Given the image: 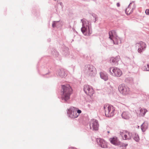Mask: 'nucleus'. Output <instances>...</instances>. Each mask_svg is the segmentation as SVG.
<instances>
[{
    "instance_id": "nucleus-1",
    "label": "nucleus",
    "mask_w": 149,
    "mask_h": 149,
    "mask_svg": "<svg viewBox=\"0 0 149 149\" xmlns=\"http://www.w3.org/2000/svg\"><path fill=\"white\" fill-rule=\"evenodd\" d=\"M82 23V27L81 31L83 34L85 36H89L92 33L91 23L86 19H83L81 20Z\"/></svg>"
},
{
    "instance_id": "nucleus-2",
    "label": "nucleus",
    "mask_w": 149,
    "mask_h": 149,
    "mask_svg": "<svg viewBox=\"0 0 149 149\" xmlns=\"http://www.w3.org/2000/svg\"><path fill=\"white\" fill-rule=\"evenodd\" d=\"M62 88L63 91L62 95V99L65 101H67L69 99L70 95L72 93V90L69 85H63Z\"/></svg>"
},
{
    "instance_id": "nucleus-3",
    "label": "nucleus",
    "mask_w": 149,
    "mask_h": 149,
    "mask_svg": "<svg viewBox=\"0 0 149 149\" xmlns=\"http://www.w3.org/2000/svg\"><path fill=\"white\" fill-rule=\"evenodd\" d=\"M105 110V115L108 117H111L113 116L115 114V109L111 105L105 104L104 107Z\"/></svg>"
},
{
    "instance_id": "nucleus-4",
    "label": "nucleus",
    "mask_w": 149,
    "mask_h": 149,
    "mask_svg": "<svg viewBox=\"0 0 149 149\" xmlns=\"http://www.w3.org/2000/svg\"><path fill=\"white\" fill-rule=\"evenodd\" d=\"M109 70L111 74L116 77H119L123 74L122 70L117 67H111L109 68Z\"/></svg>"
},
{
    "instance_id": "nucleus-5",
    "label": "nucleus",
    "mask_w": 149,
    "mask_h": 149,
    "mask_svg": "<svg viewBox=\"0 0 149 149\" xmlns=\"http://www.w3.org/2000/svg\"><path fill=\"white\" fill-rule=\"evenodd\" d=\"M118 89L120 93L123 95H128L131 93L129 88L125 86L124 84L120 85L118 87Z\"/></svg>"
},
{
    "instance_id": "nucleus-6",
    "label": "nucleus",
    "mask_w": 149,
    "mask_h": 149,
    "mask_svg": "<svg viewBox=\"0 0 149 149\" xmlns=\"http://www.w3.org/2000/svg\"><path fill=\"white\" fill-rule=\"evenodd\" d=\"M77 109L74 107H72L68 109V113L69 116L71 118H77L79 116L77 113Z\"/></svg>"
},
{
    "instance_id": "nucleus-7",
    "label": "nucleus",
    "mask_w": 149,
    "mask_h": 149,
    "mask_svg": "<svg viewBox=\"0 0 149 149\" xmlns=\"http://www.w3.org/2000/svg\"><path fill=\"white\" fill-rule=\"evenodd\" d=\"M109 38L113 40L114 44H118L120 43V41L119 38L117 36L114 31H110L109 32Z\"/></svg>"
},
{
    "instance_id": "nucleus-8",
    "label": "nucleus",
    "mask_w": 149,
    "mask_h": 149,
    "mask_svg": "<svg viewBox=\"0 0 149 149\" xmlns=\"http://www.w3.org/2000/svg\"><path fill=\"white\" fill-rule=\"evenodd\" d=\"M120 134L122 139L124 140L130 139L132 136V134L130 132L125 130L121 131Z\"/></svg>"
},
{
    "instance_id": "nucleus-9",
    "label": "nucleus",
    "mask_w": 149,
    "mask_h": 149,
    "mask_svg": "<svg viewBox=\"0 0 149 149\" xmlns=\"http://www.w3.org/2000/svg\"><path fill=\"white\" fill-rule=\"evenodd\" d=\"M97 73L96 68L93 65H90L87 74L90 76L92 77L95 75Z\"/></svg>"
},
{
    "instance_id": "nucleus-10",
    "label": "nucleus",
    "mask_w": 149,
    "mask_h": 149,
    "mask_svg": "<svg viewBox=\"0 0 149 149\" xmlns=\"http://www.w3.org/2000/svg\"><path fill=\"white\" fill-rule=\"evenodd\" d=\"M84 91L85 93L90 96L92 95L94 93L93 89L89 86L86 85L84 86Z\"/></svg>"
},
{
    "instance_id": "nucleus-11",
    "label": "nucleus",
    "mask_w": 149,
    "mask_h": 149,
    "mask_svg": "<svg viewBox=\"0 0 149 149\" xmlns=\"http://www.w3.org/2000/svg\"><path fill=\"white\" fill-rule=\"evenodd\" d=\"M91 129L93 130H97L99 128V124L97 120H93L92 121L90 125Z\"/></svg>"
},
{
    "instance_id": "nucleus-12",
    "label": "nucleus",
    "mask_w": 149,
    "mask_h": 149,
    "mask_svg": "<svg viewBox=\"0 0 149 149\" xmlns=\"http://www.w3.org/2000/svg\"><path fill=\"white\" fill-rule=\"evenodd\" d=\"M139 47L138 49V52L139 53H141L144 51L146 47V43L142 41H140L139 43Z\"/></svg>"
},
{
    "instance_id": "nucleus-13",
    "label": "nucleus",
    "mask_w": 149,
    "mask_h": 149,
    "mask_svg": "<svg viewBox=\"0 0 149 149\" xmlns=\"http://www.w3.org/2000/svg\"><path fill=\"white\" fill-rule=\"evenodd\" d=\"M135 7L134 3H130L125 10L126 13L127 15H130L132 12L133 9Z\"/></svg>"
},
{
    "instance_id": "nucleus-14",
    "label": "nucleus",
    "mask_w": 149,
    "mask_h": 149,
    "mask_svg": "<svg viewBox=\"0 0 149 149\" xmlns=\"http://www.w3.org/2000/svg\"><path fill=\"white\" fill-rule=\"evenodd\" d=\"M97 143L102 148H106L107 147V145L105 141L103 139L97 138L96 139Z\"/></svg>"
},
{
    "instance_id": "nucleus-15",
    "label": "nucleus",
    "mask_w": 149,
    "mask_h": 149,
    "mask_svg": "<svg viewBox=\"0 0 149 149\" xmlns=\"http://www.w3.org/2000/svg\"><path fill=\"white\" fill-rule=\"evenodd\" d=\"M58 74L61 77H65L67 75V72L63 70H59Z\"/></svg>"
},
{
    "instance_id": "nucleus-16",
    "label": "nucleus",
    "mask_w": 149,
    "mask_h": 149,
    "mask_svg": "<svg viewBox=\"0 0 149 149\" xmlns=\"http://www.w3.org/2000/svg\"><path fill=\"white\" fill-rule=\"evenodd\" d=\"M130 114L127 112H123L122 114V118L125 119H129L130 117Z\"/></svg>"
},
{
    "instance_id": "nucleus-17",
    "label": "nucleus",
    "mask_w": 149,
    "mask_h": 149,
    "mask_svg": "<svg viewBox=\"0 0 149 149\" xmlns=\"http://www.w3.org/2000/svg\"><path fill=\"white\" fill-rule=\"evenodd\" d=\"M100 74L101 78L105 81L108 79V76L105 72H101L100 73Z\"/></svg>"
},
{
    "instance_id": "nucleus-18",
    "label": "nucleus",
    "mask_w": 149,
    "mask_h": 149,
    "mask_svg": "<svg viewBox=\"0 0 149 149\" xmlns=\"http://www.w3.org/2000/svg\"><path fill=\"white\" fill-rule=\"evenodd\" d=\"M111 142L113 144L116 145L118 144V140L116 137H114L110 139Z\"/></svg>"
},
{
    "instance_id": "nucleus-19",
    "label": "nucleus",
    "mask_w": 149,
    "mask_h": 149,
    "mask_svg": "<svg viewBox=\"0 0 149 149\" xmlns=\"http://www.w3.org/2000/svg\"><path fill=\"white\" fill-rule=\"evenodd\" d=\"M148 124L145 122L141 126V129L143 132H144L147 129Z\"/></svg>"
},
{
    "instance_id": "nucleus-20",
    "label": "nucleus",
    "mask_w": 149,
    "mask_h": 149,
    "mask_svg": "<svg viewBox=\"0 0 149 149\" xmlns=\"http://www.w3.org/2000/svg\"><path fill=\"white\" fill-rule=\"evenodd\" d=\"M147 111V110L146 109L143 108H141L140 110L139 114L141 116H143Z\"/></svg>"
},
{
    "instance_id": "nucleus-21",
    "label": "nucleus",
    "mask_w": 149,
    "mask_h": 149,
    "mask_svg": "<svg viewBox=\"0 0 149 149\" xmlns=\"http://www.w3.org/2000/svg\"><path fill=\"white\" fill-rule=\"evenodd\" d=\"M119 59V57H117L116 58H111V60L113 63H115V62H117L118 61Z\"/></svg>"
},
{
    "instance_id": "nucleus-22",
    "label": "nucleus",
    "mask_w": 149,
    "mask_h": 149,
    "mask_svg": "<svg viewBox=\"0 0 149 149\" xmlns=\"http://www.w3.org/2000/svg\"><path fill=\"white\" fill-rule=\"evenodd\" d=\"M134 139L137 142H138L139 141V138L138 134H135Z\"/></svg>"
},
{
    "instance_id": "nucleus-23",
    "label": "nucleus",
    "mask_w": 149,
    "mask_h": 149,
    "mask_svg": "<svg viewBox=\"0 0 149 149\" xmlns=\"http://www.w3.org/2000/svg\"><path fill=\"white\" fill-rule=\"evenodd\" d=\"M147 68L146 66L145 68L146 69H145V67H144V70H146V71H149V65H147Z\"/></svg>"
},
{
    "instance_id": "nucleus-24",
    "label": "nucleus",
    "mask_w": 149,
    "mask_h": 149,
    "mask_svg": "<svg viewBox=\"0 0 149 149\" xmlns=\"http://www.w3.org/2000/svg\"><path fill=\"white\" fill-rule=\"evenodd\" d=\"M145 13L147 15H149V9H146V10Z\"/></svg>"
},
{
    "instance_id": "nucleus-25",
    "label": "nucleus",
    "mask_w": 149,
    "mask_h": 149,
    "mask_svg": "<svg viewBox=\"0 0 149 149\" xmlns=\"http://www.w3.org/2000/svg\"><path fill=\"white\" fill-rule=\"evenodd\" d=\"M81 110L77 109V113L78 114H79H79L81 113Z\"/></svg>"
},
{
    "instance_id": "nucleus-26",
    "label": "nucleus",
    "mask_w": 149,
    "mask_h": 149,
    "mask_svg": "<svg viewBox=\"0 0 149 149\" xmlns=\"http://www.w3.org/2000/svg\"><path fill=\"white\" fill-rule=\"evenodd\" d=\"M52 26L53 27H55L56 26V23L55 22H53Z\"/></svg>"
},
{
    "instance_id": "nucleus-27",
    "label": "nucleus",
    "mask_w": 149,
    "mask_h": 149,
    "mask_svg": "<svg viewBox=\"0 0 149 149\" xmlns=\"http://www.w3.org/2000/svg\"><path fill=\"white\" fill-rule=\"evenodd\" d=\"M69 149H76V148L74 147H71L69 148Z\"/></svg>"
},
{
    "instance_id": "nucleus-28",
    "label": "nucleus",
    "mask_w": 149,
    "mask_h": 149,
    "mask_svg": "<svg viewBox=\"0 0 149 149\" xmlns=\"http://www.w3.org/2000/svg\"><path fill=\"white\" fill-rule=\"evenodd\" d=\"M117 6L118 7H119L120 6V4L119 3H117Z\"/></svg>"
}]
</instances>
